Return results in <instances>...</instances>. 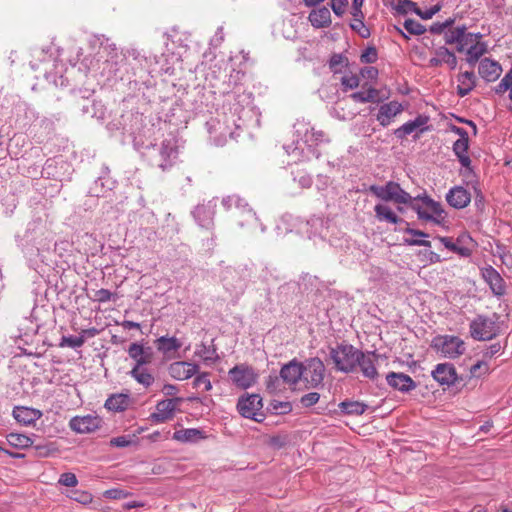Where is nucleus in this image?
I'll return each mask as SVG.
<instances>
[{
  "label": "nucleus",
  "instance_id": "obj_37",
  "mask_svg": "<svg viewBox=\"0 0 512 512\" xmlns=\"http://www.w3.org/2000/svg\"><path fill=\"white\" fill-rule=\"evenodd\" d=\"M131 377H133L139 384L148 388L154 383L153 375L144 367H133L129 372Z\"/></svg>",
  "mask_w": 512,
  "mask_h": 512
},
{
  "label": "nucleus",
  "instance_id": "obj_19",
  "mask_svg": "<svg viewBox=\"0 0 512 512\" xmlns=\"http://www.w3.org/2000/svg\"><path fill=\"white\" fill-rule=\"evenodd\" d=\"M404 110L401 103L397 101H390L389 103H385L379 107L376 119L380 123L381 126L387 127L393 121V119L402 113Z\"/></svg>",
  "mask_w": 512,
  "mask_h": 512
},
{
  "label": "nucleus",
  "instance_id": "obj_58",
  "mask_svg": "<svg viewBox=\"0 0 512 512\" xmlns=\"http://www.w3.org/2000/svg\"><path fill=\"white\" fill-rule=\"evenodd\" d=\"M294 181H297L301 188H309L312 185V178L306 173H299L294 177Z\"/></svg>",
  "mask_w": 512,
  "mask_h": 512
},
{
  "label": "nucleus",
  "instance_id": "obj_64",
  "mask_svg": "<svg viewBox=\"0 0 512 512\" xmlns=\"http://www.w3.org/2000/svg\"><path fill=\"white\" fill-rule=\"evenodd\" d=\"M311 137H314L315 146H317L319 143L328 141V138L323 131H316L314 128L312 129Z\"/></svg>",
  "mask_w": 512,
  "mask_h": 512
},
{
  "label": "nucleus",
  "instance_id": "obj_32",
  "mask_svg": "<svg viewBox=\"0 0 512 512\" xmlns=\"http://www.w3.org/2000/svg\"><path fill=\"white\" fill-rule=\"evenodd\" d=\"M457 94L460 97L468 95L476 86V75L473 71H465L457 76Z\"/></svg>",
  "mask_w": 512,
  "mask_h": 512
},
{
  "label": "nucleus",
  "instance_id": "obj_47",
  "mask_svg": "<svg viewBox=\"0 0 512 512\" xmlns=\"http://www.w3.org/2000/svg\"><path fill=\"white\" fill-rule=\"evenodd\" d=\"M193 386L197 389L202 388L204 391H210L212 389V383L209 379V374L204 372L196 376L193 381Z\"/></svg>",
  "mask_w": 512,
  "mask_h": 512
},
{
  "label": "nucleus",
  "instance_id": "obj_27",
  "mask_svg": "<svg viewBox=\"0 0 512 512\" xmlns=\"http://www.w3.org/2000/svg\"><path fill=\"white\" fill-rule=\"evenodd\" d=\"M377 356L374 353H364L359 356V362L357 366L360 367L364 377L374 380L378 376L376 368Z\"/></svg>",
  "mask_w": 512,
  "mask_h": 512
},
{
  "label": "nucleus",
  "instance_id": "obj_20",
  "mask_svg": "<svg viewBox=\"0 0 512 512\" xmlns=\"http://www.w3.org/2000/svg\"><path fill=\"white\" fill-rule=\"evenodd\" d=\"M433 378L440 385H452L457 380V373L453 364L440 363L432 371Z\"/></svg>",
  "mask_w": 512,
  "mask_h": 512
},
{
  "label": "nucleus",
  "instance_id": "obj_59",
  "mask_svg": "<svg viewBox=\"0 0 512 512\" xmlns=\"http://www.w3.org/2000/svg\"><path fill=\"white\" fill-rule=\"evenodd\" d=\"M129 493L122 489H110L105 491L104 496L110 499H123L128 497Z\"/></svg>",
  "mask_w": 512,
  "mask_h": 512
},
{
  "label": "nucleus",
  "instance_id": "obj_28",
  "mask_svg": "<svg viewBox=\"0 0 512 512\" xmlns=\"http://www.w3.org/2000/svg\"><path fill=\"white\" fill-rule=\"evenodd\" d=\"M156 346L165 357L171 358L182 347V342L174 336H161L156 340Z\"/></svg>",
  "mask_w": 512,
  "mask_h": 512
},
{
  "label": "nucleus",
  "instance_id": "obj_1",
  "mask_svg": "<svg viewBox=\"0 0 512 512\" xmlns=\"http://www.w3.org/2000/svg\"><path fill=\"white\" fill-rule=\"evenodd\" d=\"M482 38L481 33L468 32L465 25L449 28L445 32V43L455 44L458 52H465L466 62L472 67L487 52V44Z\"/></svg>",
  "mask_w": 512,
  "mask_h": 512
},
{
  "label": "nucleus",
  "instance_id": "obj_26",
  "mask_svg": "<svg viewBox=\"0 0 512 512\" xmlns=\"http://www.w3.org/2000/svg\"><path fill=\"white\" fill-rule=\"evenodd\" d=\"M129 356L135 361L134 367L145 366L152 361V351L141 344L132 343L128 348Z\"/></svg>",
  "mask_w": 512,
  "mask_h": 512
},
{
  "label": "nucleus",
  "instance_id": "obj_25",
  "mask_svg": "<svg viewBox=\"0 0 512 512\" xmlns=\"http://www.w3.org/2000/svg\"><path fill=\"white\" fill-rule=\"evenodd\" d=\"M501 72L502 67L495 60L484 58L479 63L478 73L487 82L495 81L500 76Z\"/></svg>",
  "mask_w": 512,
  "mask_h": 512
},
{
  "label": "nucleus",
  "instance_id": "obj_44",
  "mask_svg": "<svg viewBox=\"0 0 512 512\" xmlns=\"http://www.w3.org/2000/svg\"><path fill=\"white\" fill-rule=\"evenodd\" d=\"M84 344V335L80 336H63L60 342V346L70 348H80Z\"/></svg>",
  "mask_w": 512,
  "mask_h": 512
},
{
  "label": "nucleus",
  "instance_id": "obj_15",
  "mask_svg": "<svg viewBox=\"0 0 512 512\" xmlns=\"http://www.w3.org/2000/svg\"><path fill=\"white\" fill-rule=\"evenodd\" d=\"M210 138L216 146H223L228 137H233L234 133L225 126L219 119H211L206 123Z\"/></svg>",
  "mask_w": 512,
  "mask_h": 512
},
{
  "label": "nucleus",
  "instance_id": "obj_41",
  "mask_svg": "<svg viewBox=\"0 0 512 512\" xmlns=\"http://www.w3.org/2000/svg\"><path fill=\"white\" fill-rule=\"evenodd\" d=\"M195 355L200 357L204 362H214L217 359L216 349L201 343L195 350Z\"/></svg>",
  "mask_w": 512,
  "mask_h": 512
},
{
  "label": "nucleus",
  "instance_id": "obj_11",
  "mask_svg": "<svg viewBox=\"0 0 512 512\" xmlns=\"http://www.w3.org/2000/svg\"><path fill=\"white\" fill-rule=\"evenodd\" d=\"M262 399L257 394H251L241 397L237 403L238 412L245 418L260 421L258 416H262Z\"/></svg>",
  "mask_w": 512,
  "mask_h": 512
},
{
  "label": "nucleus",
  "instance_id": "obj_45",
  "mask_svg": "<svg viewBox=\"0 0 512 512\" xmlns=\"http://www.w3.org/2000/svg\"><path fill=\"white\" fill-rule=\"evenodd\" d=\"M440 242L450 251L455 252L461 256H468L469 250L465 247H459L448 237H440Z\"/></svg>",
  "mask_w": 512,
  "mask_h": 512
},
{
  "label": "nucleus",
  "instance_id": "obj_12",
  "mask_svg": "<svg viewBox=\"0 0 512 512\" xmlns=\"http://www.w3.org/2000/svg\"><path fill=\"white\" fill-rule=\"evenodd\" d=\"M305 373H303V380L308 387L316 388L322 384L324 379L325 367L319 358H311L303 365Z\"/></svg>",
  "mask_w": 512,
  "mask_h": 512
},
{
  "label": "nucleus",
  "instance_id": "obj_42",
  "mask_svg": "<svg viewBox=\"0 0 512 512\" xmlns=\"http://www.w3.org/2000/svg\"><path fill=\"white\" fill-rule=\"evenodd\" d=\"M354 101L360 103L374 102L378 97V91L374 88H369L365 91H358L350 96Z\"/></svg>",
  "mask_w": 512,
  "mask_h": 512
},
{
  "label": "nucleus",
  "instance_id": "obj_23",
  "mask_svg": "<svg viewBox=\"0 0 512 512\" xmlns=\"http://www.w3.org/2000/svg\"><path fill=\"white\" fill-rule=\"evenodd\" d=\"M303 373H305L303 364L292 360L281 368L280 377L285 383L292 386L303 377Z\"/></svg>",
  "mask_w": 512,
  "mask_h": 512
},
{
  "label": "nucleus",
  "instance_id": "obj_38",
  "mask_svg": "<svg viewBox=\"0 0 512 512\" xmlns=\"http://www.w3.org/2000/svg\"><path fill=\"white\" fill-rule=\"evenodd\" d=\"M405 232L412 236L411 238L404 239V242L406 244L411 245V246H413V245L425 246V247L431 246L430 241L422 239L423 237L428 236L426 233H424L420 230L412 229V228H407L405 230Z\"/></svg>",
  "mask_w": 512,
  "mask_h": 512
},
{
  "label": "nucleus",
  "instance_id": "obj_16",
  "mask_svg": "<svg viewBox=\"0 0 512 512\" xmlns=\"http://www.w3.org/2000/svg\"><path fill=\"white\" fill-rule=\"evenodd\" d=\"M101 425V419L94 415L76 416L70 420V428L77 433H90Z\"/></svg>",
  "mask_w": 512,
  "mask_h": 512
},
{
  "label": "nucleus",
  "instance_id": "obj_29",
  "mask_svg": "<svg viewBox=\"0 0 512 512\" xmlns=\"http://www.w3.org/2000/svg\"><path fill=\"white\" fill-rule=\"evenodd\" d=\"M15 420L24 425L34 424L42 416L40 410L29 407H16L13 410Z\"/></svg>",
  "mask_w": 512,
  "mask_h": 512
},
{
  "label": "nucleus",
  "instance_id": "obj_56",
  "mask_svg": "<svg viewBox=\"0 0 512 512\" xmlns=\"http://www.w3.org/2000/svg\"><path fill=\"white\" fill-rule=\"evenodd\" d=\"M341 83L347 89H354L359 85V78L356 75H344Z\"/></svg>",
  "mask_w": 512,
  "mask_h": 512
},
{
  "label": "nucleus",
  "instance_id": "obj_24",
  "mask_svg": "<svg viewBox=\"0 0 512 512\" xmlns=\"http://www.w3.org/2000/svg\"><path fill=\"white\" fill-rule=\"evenodd\" d=\"M387 383L400 392H409L416 388V383L407 374L391 372L386 376Z\"/></svg>",
  "mask_w": 512,
  "mask_h": 512
},
{
  "label": "nucleus",
  "instance_id": "obj_14",
  "mask_svg": "<svg viewBox=\"0 0 512 512\" xmlns=\"http://www.w3.org/2000/svg\"><path fill=\"white\" fill-rule=\"evenodd\" d=\"M452 131L459 135V139L454 142L453 144V151L455 155L457 156L460 164L465 167L469 168L471 164V159L467 154L468 150V133L461 127L453 126Z\"/></svg>",
  "mask_w": 512,
  "mask_h": 512
},
{
  "label": "nucleus",
  "instance_id": "obj_51",
  "mask_svg": "<svg viewBox=\"0 0 512 512\" xmlns=\"http://www.w3.org/2000/svg\"><path fill=\"white\" fill-rule=\"evenodd\" d=\"M59 483L63 486L75 487L78 484V480L74 473L66 472L61 474Z\"/></svg>",
  "mask_w": 512,
  "mask_h": 512
},
{
  "label": "nucleus",
  "instance_id": "obj_2",
  "mask_svg": "<svg viewBox=\"0 0 512 512\" xmlns=\"http://www.w3.org/2000/svg\"><path fill=\"white\" fill-rule=\"evenodd\" d=\"M312 129L313 127L308 124H298L296 128L297 139L292 144L284 145V149L294 162L319 157V152L315 149L314 137H311Z\"/></svg>",
  "mask_w": 512,
  "mask_h": 512
},
{
  "label": "nucleus",
  "instance_id": "obj_7",
  "mask_svg": "<svg viewBox=\"0 0 512 512\" xmlns=\"http://www.w3.org/2000/svg\"><path fill=\"white\" fill-rule=\"evenodd\" d=\"M497 317L478 315L469 324V332L473 339L478 341H487L496 337L499 333Z\"/></svg>",
  "mask_w": 512,
  "mask_h": 512
},
{
  "label": "nucleus",
  "instance_id": "obj_8",
  "mask_svg": "<svg viewBox=\"0 0 512 512\" xmlns=\"http://www.w3.org/2000/svg\"><path fill=\"white\" fill-rule=\"evenodd\" d=\"M369 191L377 198L385 202H393L395 204L407 205L411 202V195L403 190L401 186L393 181L387 182L385 185H371Z\"/></svg>",
  "mask_w": 512,
  "mask_h": 512
},
{
  "label": "nucleus",
  "instance_id": "obj_13",
  "mask_svg": "<svg viewBox=\"0 0 512 512\" xmlns=\"http://www.w3.org/2000/svg\"><path fill=\"white\" fill-rule=\"evenodd\" d=\"M180 398H171L157 403L155 412L151 414V420L155 423H164L173 418Z\"/></svg>",
  "mask_w": 512,
  "mask_h": 512
},
{
  "label": "nucleus",
  "instance_id": "obj_52",
  "mask_svg": "<svg viewBox=\"0 0 512 512\" xmlns=\"http://www.w3.org/2000/svg\"><path fill=\"white\" fill-rule=\"evenodd\" d=\"M320 399V395L317 392H310L301 397L300 403L303 407H311L315 405Z\"/></svg>",
  "mask_w": 512,
  "mask_h": 512
},
{
  "label": "nucleus",
  "instance_id": "obj_57",
  "mask_svg": "<svg viewBox=\"0 0 512 512\" xmlns=\"http://www.w3.org/2000/svg\"><path fill=\"white\" fill-rule=\"evenodd\" d=\"M131 443H132L131 437L125 436V435L114 437L110 440L111 446L120 447V448L127 447V446L131 445Z\"/></svg>",
  "mask_w": 512,
  "mask_h": 512
},
{
  "label": "nucleus",
  "instance_id": "obj_34",
  "mask_svg": "<svg viewBox=\"0 0 512 512\" xmlns=\"http://www.w3.org/2000/svg\"><path fill=\"white\" fill-rule=\"evenodd\" d=\"M308 19L314 28H326L331 24V14L327 7L312 10Z\"/></svg>",
  "mask_w": 512,
  "mask_h": 512
},
{
  "label": "nucleus",
  "instance_id": "obj_10",
  "mask_svg": "<svg viewBox=\"0 0 512 512\" xmlns=\"http://www.w3.org/2000/svg\"><path fill=\"white\" fill-rule=\"evenodd\" d=\"M228 375L235 386L241 389L252 387L257 380L255 370L246 364H239L229 370Z\"/></svg>",
  "mask_w": 512,
  "mask_h": 512
},
{
  "label": "nucleus",
  "instance_id": "obj_3",
  "mask_svg": "<svg viewBox=\"0 0 512 512\" xmlns=\"http://www.w3.org/2000/svg\"><path fill=\"white\" fill-rule=\"evenodd\" d=\"M430 346L440 357L448 359L458 358L466 351L465 342L455 335H437Z\"/></svg>",
  "mask_w": 512,
  "mask_h": 512
},
{
  "label": "nucleus",
  "instance_id": "obj_48",
  "mask_svg": "<svg viewBox=\"0 0 512 512\" xmlns=\"http://www.w3.org/2000/svg\"><path fill=\"white\" fill-rule=\"evenodd\" d=\"M512 84V70L505 74V76L501 79L499 84L496 86L495 91L498 94L505 93L506 91H511Z\"/></svg>",
  "mask_w": 512,
  "mask_h": 512
},
{
  "label": "nucleus",
  "instance_id": "obj_50",
  "mask_svg": "<svg viewBox=\"0 0 512 512\" xmlns=\"http://www.w3.org/2000/svg\"><path fill=\"white\" fill-rule=\"evenodd\" d=\"M489 370V366L485 361H478L476 364L472 365L470 368V373L473 377H480L486 374Z\"/></svg>",
  "mask_w": 512,
  "mask_h": 512
},
{
  "label": "nucleus",
  "instance_id": "obj_31",
  "mask_svg": "<svg viewBox=\"0 0 512 512\" xmlns=\"http://www.w3.org/2000/svg\"><path fill=\"white\" fill-rule=\"evenodd\" d=\"M205 438V432L197 428L180 429L173 433V439L183 443H197Z\"/></svg>",
  "mask_w": 512,
  "mask_h": 512
},
{
  "label": "nucleus",
  "instance_id": "obj_60",
  "mask_svg": "<svg viewBox=\"0 0 512 512\" xmlns=\"http://www.w3.org/2000/svg\"><path fill=\"white\" fill-rule=\"evenodd\" d=\"M224 41L223 27H218L213 37L210 39V45L213 48L219 47Z\"/></svg>",
  "mask_w": 512,
  "mask_h": 512
},
{
  "label": "nucleus",
  "instance_id": "obj_36",
  "mask_svg": "<svg viewBox=\"0 0 512 512\" xmlns=\"http://www.w3.org/2000/svg\"><path fill=\"white\" fill-rule=\"evenodd\" d=\"M376 218L379 221H385L392 224H397L402 221L387 204H377L374 207Z\"/></svg>",
  "mask_w": 512,
  "mask_h": 512
},
{
  "label": "nucleus",
  "instance_id": "obj_55",
  "mask_svg": "<svg viewBox=\"0 0 512 512\" xmlns=\"http://www.w3.org/2000/svg\"><path fill=\"white\" fill-rule=\"evenodd\" d=\"M348 5L347 0H331V8L337 16H342Z\"/></svg>",
  "mask_w": 512,
  "mask_h": 512
},
{
  "label": "nucleus",
  "instance_id": "obj_30",
  "mask_svg": "<svg viewBox=\"0 0 512 512\" xmlns=\"http://www.w3.org/2000/svg\"><path fill=\"white\" fill-rule=\"evenodd\" d=\"M427 120V117L418 116L414 120L408 121L397 128L394 133L397 138L402 139L415 131L419 130L420 132H423L426 129L424 126L426 125Z\"/></svg>",
  "mask_w": 512,
  "mask_h": 512
},
{
  "label": "nucleus",
  "instance_id": "obj_4",
  "mask_svg": "<svg viewBox=\"0 0 512 512\" xmlns=\"http://www.w3.org/2000/svg\"><path fill=\"white\" fill-rule=\"evenodd\" d=\"M152 152L155 153L151 156L152 165L159 167L162 171L168 170L174 165L178 155L176 138L169 135L158 147L153 146Z\"/></svg>",
  "mask_w": 512,
  "mask_h": 512
},
{
  "label": "nucleus",
  "instance_id": "obj_62",
  "mask_svg": "<svg viewBox=\"0 0 512 512\" xmlns=\"http://www.w3.org/2000/svg\"><path fill=\"white\" fill-rule=\"evenodd\" d=\"M123 59H125L127 61H129L130 59H133V60L137 61L141 65L142 61L145 58L136 49H129L124 54Z\"/></svg>",
  "mask_w": 512,
  "mask_h": 512
},
{
  "label": "nucleus",
  "instance_id": "obj_35",
  "mask_svg": "<svg viewBox=\"0 0 512 512\" xmlns=\"http://www.w3.org/2000/svg\"><path fill=\"white\" fill-rule=\"evenodd\" d=\"M130 396L128 394H113L105 402V408L113 412H121L128 408Z\"/></svg>",
  "mask_w": 512,
  "mask_h": 512
},
{
  "label": "nucleus",
  "instance_id": "obj_54",
  "mask_svg": "<svg viewBox=\"0 0 512 512\" xmlns=\"http://www.w3.org/2000/svg\"><path fill=\"white\" fill-rule=\"evenodd\" d=\"M453 22L454 21L452 19H448L443 23H434L433 25L430 26V32L433 34H445V32L447 31L446 29L450 27L453 24Z\"/></svg>",
  "mask_w": 512,
  "mask_h": 512
},
{
  "label": "nucleus",
  "instance_id": "obj_5",
  "mask_svg": "<svg viewBox=\"0 0 512 512\" xmlns=\"http://www.w3.org/2000/svg\"><path fill=\"white\" fill-rule=\"evenodd\" d=\"M408 206L417 213L419 219L437 223L444 219V210L441 204L427 195L411 197Z\"/></svg>",
  "mask_w": 512,
  "mask_h": 512
},
{
  "label": "nucleus",
  "instance_id": "obj_6",
  "mask_svg": "<svg viewBox=\"0 0 512 512\" xmlns=\"http://www.w3.org/2000/svg\"><path fill=\"white\" fill-rule=\"evenodd\" d=\"M330 356L337 370L349 373L357 367L362 351L354 348L352 345H338L331 349Z\"/></svg>",
  "mask_w": 512,
  "mask_h": 512
},
{
  "label": "nucleus",
  "instance_id": "obj_53",
  "mask_svg": "<svg viewBox=\"0 0 512 512\" xmlns=\"http://www.w3.org/2000/svg\"><path fill=\"white\" fill-rule=\"evenodd\" d=\"M360 58L362 63H374L377 60V51L374 47H368Z\"/></svg>",
  "mask_w": 512,
  "mask_h": 512
},
{
  "label": "nucleus",
  "instance_id": "obj_49",
  "mask_svg": "<svg viewBox=\"0 0 512 512\" xmlns=\"http://www.w3.org/2000/svg\"><path fill=\"white\" fill-rule=\"evenodd\" d=\"M70 498L84 505L91 503L93 499L89 492L81 490L72 491Z\"/></svg>",
  "mask_w": 512,
  "mask_h": 512
},
{
  "label": "nucleus",
  "instance_id": "obj_9",
  "mask_svg": "<svg viewBox=\"0 0 512 512\" xmlns=\"http://www.w3.org/2000/svg\"><path fill=\"white\" fill-rule=\"evenodd\" d=\"M222 206L227 211H235V217L238 218V223L241 227L245 223H256L258 221L256 214L249 207L248 203L237 195L227 196L222 199Z\"/></svg>",
  "mask_w": 512,
  "mask_h": 512
},
{
  "label": "nucleus",
  "instance_id": "obj_17",
  "mask_svg": "<svg viewBox=\"0 0 512 512\" xmlns=\"http://www.w3.org/2000/svg\"><path fill=\"white\" fill-rule=\"evenodd\" d=\"M457 63L458 61L456 55L445 46H441L433 51V56L430 58L428 66L439 67L443 64H446L450 69L453 70L456 68Z\"/></svg>",
  "mask_w": 512,
  "mask_h": 512
},
{
  "label": "nucleus",
  "instance_id": "obj_61",
  "mask_svg": "<svg viewBox=\"0 0 512 512\" xmlns=\"http://www.w3.org/2000/svg\"><path fill=\"white\" fill-rule=\"evenodd\" d=\"M113 294L108 289H99L94 294V299L98 302H107L111 300Z\"/></svg>",
  "mask_w": 512,
  "mask_h": 512
},
{
  "label": "nucleus",
  "instance_id": "obj_18",
  "mask_svg": "<svg viewBox=\"0 0 512 512\" xmlns=\"http://www.w3.org/2000/svg\"><path fill=\"white\" fill-rule=\"evenodd\" d=\"M199 366L192 362L177 361L169 366V374L172 378L183 381L191 378L198 372Z\"/></svg>",
  "mask_w": 512,
  "mask_h": 512
},
{
  "label": "nucleus",
  "instance_id": "obj_22",
  "mask_svg": "<svg viewBox=\"0 0 512 512\" xmlns=\"http://www.w3.org/2000/svg\"><path fill=\"white\" fill-rule=\"evenodd\" d=\"M446 201L453 208L462 209L470 203L471 195L464 187L455 186L446 194Z\"/></svg>",
  "mask_w": 512,
  "mask_h": 512
},
{
  "label": "nucleus",
  "instance_id": "obj_39",
  "mask_svg": "<svg viewBox=\"0 0 512 512\" xmlns=\"http://www.w3.org/2000/svg\"><path fill=\"white\" fill-rule=\"evenodd\" d=\"M339 408L348 415H362L367 405L359 401H343L339 404Z\"/></svg>",
  "mask_w": 512,
  "mask_h": 512
},
{
  "label": "nucleus",
  "instance_id": "obj_63",
  "mask_svg": "<svg viewBox=\"0 0 512 512\" xmlns=\"http://www.w3.org/2000/svg\"><path fill=\"white\" fill-rule=\"evenodd\" d=\"M273 409L279 410V413L285 414L292 410V406L289 402H275L272 403Z\"/></svg>",
  "mask_w": 512,
  "mask_h": 512
},
{
  "label": "nucleus",
  "instance_id": "obj_40",
  "mask_svg": "<svg viewBox=\"0 0 512 512\" xmlns=\"http://www.w3.org/2000/svg\"><path fill=\"white\" fill-rule=\"evenodd\" d=\"M7 441L11 446L19 449L28 448L33 443L30 437L20 433H10L7 436Z\"/></svg>",
  "mask_w": 512,
  "mask_h": 512
},
{
  "label": "nucleus",
  "instance_id": "obj_43",
  "mask_svg": "<svg viewBox=\"0 0 512 512\" xmlns=\"http://www.w3.org/2000/svg\"><path fill=\"white\" fill-rule=\"evenodd\" d=\"M404 3L406 5H409V7L413 8V12L416 13L418 16H420L424 20L431 19L441 9L440 5H435L425 11H422L421 9H419L417 7V4L413 1L406 0Z\"/></svg>",
  "mask_w": 512,
  "mask_h": 512
},
{
  "label": "nucleus",
  "instance_id": "obj_21",
  "mask_svg": "<svg viewBox=\"0 0 512 512\" xmlns=\"http://www.w3.org/2000/svg\"><path fill=\"white\" fill-rule=\"evenodd\" d=\"M216 201L210 200L207 203L198 205L194 211L193 216L201 227L208 228L213 220L215 214Z\"/></svg>",
  "mask_w": 512,
  "mask_h": 512
},
{
  "label": "nucleus",
  "instance_id": "obj_33",
  "mask_svg": "<svg viewBox=\"0 0 512 512\" xmlns=\"http://www.w3.org/2000/svg\"><path fill=\"white\" fill-rule=\"evenodd\" d=\"M483 277L495 295H503L505 293L504 280L493 267L486 268L483 271Z\"/></svg>",
  "mask_w": 512,
  "mask_h": 512
},
{
  "label": "nucleus",
  "instance_id": "obj_46",
  "mask_svg": "<svg viewBox=\"0 0 512 512\" xmlns=\"http://www.w3.org/2000/svg\"><path fill=\"white\" fill-rule=\"evenodd\" d=\"M403 26L410 34L414 35H421L426 31V28L414 19H406Z\"/></svg>",
  "mask_w": 512,
  "mask_h": 512
}]
</instances>
